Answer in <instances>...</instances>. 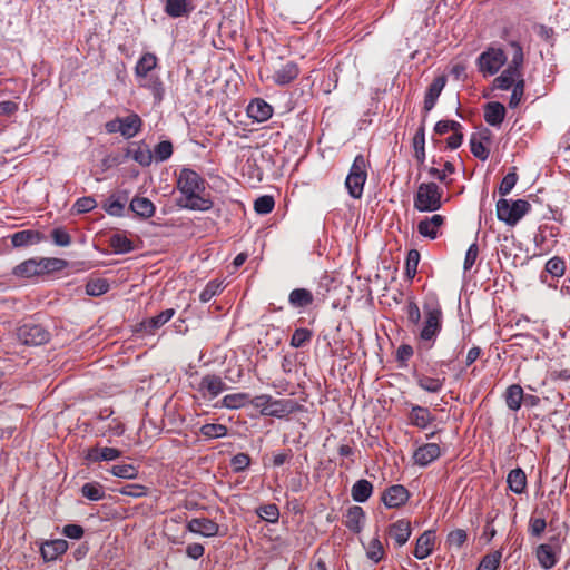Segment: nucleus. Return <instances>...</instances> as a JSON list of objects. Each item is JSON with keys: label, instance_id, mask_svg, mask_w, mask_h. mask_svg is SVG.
Here are the masks:
<instances>
[{"label": "nucleus", "instance_id": "nucleus-1", "mask_svg": "<svg viewBox=\"0 0 570 570\" xmlns=\"http://www.w3.org/2000/svg\"><path fill=\"white\" fill-rule=\"evenodd\" d=\"M206 185V180L195 170L183 168L177 179V188L181 194L177 205L189 210H209L213 207V202L202 195Z\"/></svg>", "mask_w": 570, "mask_h": 570}, {"label": "nucleus", "instance_id": "nucleus-2", "mask_svg": "<svg viewBox=\"0 0 570 570\" xmlns=\"http://www.w3.org/2000/svg\"><path fill=\"white\" fill-rule=\"evenodd\" d=\"M513 48V56L508 68L494 79V87L501 90H508L520 80L523 79L521 67L523 63L522 47L517 43H511Z\"/></svg>", "mask_w": 570, "mask_h": 570}, {"label": "nucleus", "instance_id": "nucleus-3", "mask_svg": "<svg viewBox=\"0 0 570 570\" xmlns=\"http://www.w3.org/2000/svg\"><path fill=\"white\" fill-rule=\"evenodd\" d=\"M252 405L259 410L261 415L283 417L294 413L295 403L291 400H274L269 394H257L249 400Z\"/></svg>", "mask_w": 570, "mask_h": 570}, {"label": "nucleus", "instance_id": "nucleus-4", "mask_svg": "<svg viewBox=\"0 0 570 570\" xmlns=\"http://www.w3.org/2000/svg\"><path fill=\"white\" fill-rule=\"evenodd\" d=\"M443 190L435 183H422L414 196V208L419 212H435L442 206Z\"/></svg>", "mask_w": 570, "mask_h": 570}, {"label": "nucleus", "instance_id": "nucleus-5", "mask_svg": "<svg viewBox=\"0 0 570 570\" xmlns=\"http://www.w3.org/2000/svg\"><path fill=\"white\" fill-rule=\"evenodd\" d=\"M530 209L524 199L509 200L501 198L497 203V217L510 226H514Z\"/></svg>", "mask_w": 570, "mask_h": 570}, {"label": "nucleus", "instance_id": "nucleus-6", "mask_svg": "<svg viewBox=\"0 0 570 570\" xmlns=\"http://www.w3.org/2000/svg\"><path fill=\"white\" fill-rule=\"evenodd\" d=\"M366 178V160L363 155H357L354 158L350 173L345 179V186L351 197L355 199L362 197Z\"/></svg>", "mask_w": 570, "mask_h": 570}, {"label": "nucleus", "instance_id": "nucleus-7", "mask_svg": "<svg viewBox=\"0 0 570 570\" xmlns=\"http://www.w3.org/2000/svg\"><path fill=\"white\" fill-rule=\"evenodd\" d=\"M561 547L562 540L559 538V534H554L549 538L547 543L539 544L535 548V559H538V564L543 570H550L556 567L557 562H559V556H561Z\"/></svg>", "mask_w": 570, "mask_h": 570}, {"label": "nucleus", "instance_id": "nucleus-8", "mask_svg": "<svg viewBox=\"0 0 570 570\" xmlns=\"http://www.w3.org/2000/svg\"><path fill=\"white\" fill-rule=\"evenodd\" d=\"M507 61V55L501 48L490 47L476 60L479 71L483 77L495 75Z\"/></svg>", "mask_w": 570, "mask_h": 570}, {"label": "nucleus", "instance_id": "nucleus-9", "mask_svg": "<svg viewBox=\"0 0 570 570\" xmlns=\"http://www.w3.org/2000/svg\"><path fill=\"white\" fill-rule=\"evenodd\" d=\"M17 337L23 345L39 346L49 342L50 333L40 324L27 322L18 327Z\"/></svg>", "mask_w": 570, "mask_h": 570}, {"label": "nucleus", "instance_id": "nucleus-10", "mask_svg": "<svg viewBox=\"0 0 570 570\" xmlns=\"http://www.w3.org/2000/svg\"><path fill=\"white\" fill-rule=\"evenodd\" d=\"M424 324L420 332L422 341H433L441 331L442 312L439 307L424 306Z\"/></svg>", "mask_w": 570, "mask_h": 570}, {"label": "nucleus", "instance_id": "nucleus-11", "mask_svg": "<svg viewBox=\"0 0 570 570\" xmlns=\"http://www.w3.org/2000/svg\"><path fill=\"white\" fill-rule=\"evenodd\" d=\"M409 491L402 484H392L382 492V503L387 509H400L409 500Z\"/></svg>", "mask_w": 570, "mask_h": 570}, {"label": "nucleus", "instance_id": "nucleus-12", "mask_svg": "<svg viewBox=\"0 0 570 570\" xmlns=\"http://www.w3.org/2000/svg\"><path fill=\"white\" fill-rule=\"evenodd\" d=\"M121 456V451L117 448H107L100 445H94L85 451V462L87 465H92L99 462H111Z\"/></svg>", "mask_w": 570, "mask_h": 570}, {"label": "nucleus", "instance_id": "nucleus-13", "mask_svg": "<svg viewBox=\"0 0 570 570\" xmlns=\"http://www.w3.org/2000/svg\"><path fill=\"white\" fill-rule=\"evenodd\" d=\"M440 456V448L435 443H425L416 448L413 452V463L415 465L425 468L434 462Z\"/></svg>", "mask_w": 570, "mask_h": 570}, {"label": "nucleus", "instance_id": "nucleus-14", "mask_svg": "<svg viewBox=\"0 0 570 570\" xmlns=\"http://www.w3.org/2000/svg\"><path fill=\"white\" fill-rule=\"evenodd\" d=\"M187 531L204 538H215L217 535V524L206 518H193L187 522Z\"/></svg>", "mask_w": 570, "mask_h": 570}, {"label": "nucleus", "instance_id": "nucleus-15", "mask_svg": "<svg viewBox=\"0 0 570 570\" xmlns=\"http://www.w3.org/2000/svg\"><path fill=\"white\" fill-rule=\"evenodd\" d=\"M387 534H390V539L393 540L394 547L401 548L405 546L409 538H411V522L404 519L394 521L393 524L390 525Z\"/></svg>", "mask_w": 570, "mask_h": 570}, {"label": "nucleus", "instance_id": "nucleus-16", "mask_svg": "<svg viewBox=\"0 0 570 570\" xmlns=\"http://www.w3.org/2000/svg\"><path fill=\"white\" fill-rule=\"evenodd\" d=\"M66 551H68V542L63 539L46 541L40 546V556H42L46 562L57 560Z\"/></svg>", "mask_w": 570, "mask_h": 570}, {"label": "nucleus", "instance_id": "nucleus-17", "mask_svg": "<svg viewBox=\"0 0 570 570\" xmlns=\"http://www.w3.org/2000/svg\"><path fill=\"white\" fill-rule=\"evenodd\" d=\"M434 548V530H426L422 532L421 537L416 538L415 550H413V557L416 560L426 559L433 553Z\"/></svg>", "mask_w": 570, "mask_h": 570}, {"label": "nucleus", "instance_id": "nucleus-18", "mask_svg": "<svg viewBox=\"0 0 570 570\" xmlns=\"http://www.w3.org/2000/svg\"><path fill=\"white\" fill-rule=\"evenodd\" d=\"M247 115L256 122H264L272 117L273 108L265 100L256 98L247 106Z\"/></svg>", "mask_w": 570, "mask_h": 570}, {"label": "nucleus", "instance_id": "nucleus-19", "mask_svg": "<svg viewBox=\"0 0 570 570\" xmlns=\"http://www.w3.org/2000/svg\"><path fill=\"white\" fill-rule=\"evenodd\" d=\"M443 223L444 217L442 215L435 214L431 217L422 219L417 224V232L424 237L435 239L438 237L439 228L443 225Z\"/></svg>", "mask_w": 570, "mask_h": 570}, {"label": "nucleus", "instance_id": "nucleus-20", "mask_svg": "<svg viewBox=\"0 0 570 570\" xmlns=\"http://www.w3.org/2000/svg\"><path fill=\"white\" fill-rule=\"evenodd\" d=\"M298 73H299L298 66L293 61H288L285 65H283L281 68L275 70V72L273 75V80L275 83H277L279 86H286V85L291 83L294 79H296Z\"/></svg>", "mask_w": 570, "mask_h": 570}, {"label": "nucleus", "instance_id": "nucleus-21", "mask_svg": "<svg viewBox=\"0 0 570 570\" xmlns=\"http://www.w3.org/2000/svg\"><path fill=\"white\" fill-rule=\"evenodd\" d=\"M174 315V308L165 309L156 316L144 320L140 324L141 330L147 334H153L156 330L169 322Z\"/></svg>", "mask_w": 570, "mask_h": 570}, {"label": "nucleus", "instance_id": "nucleus-22", "mask_svg": "<svg viewBox=\"0 0 570 570\" xmlns=\"http://www.w3.org/2000/svg\"><path fill=\"white\" fill-rule=\"evenodd\" d=\"M445 82H446L445 77L441 76V77H436L432 81V83L429 86L425 97H424V111L425 112H429L434 108V106L438 101V98L440 97V95L445 86Z\"/></svg>", "mask_w": 570, "mask_h": 570}, {"label": "nucleus", "instance_id": "nucleus-23", "mask_svg": "<svg viewBox=\"0 0 570 570\" xmlns=\"http://www.w3.org/2000/svg\"><path fill=\"white\" fill-rule=\"evenodd\" d=\"M141 124V119L137 114L120 117V135L126 139L135 137L139 132Z\"/></svg>", "mask_w": 570, "mask_h": 570}, {"label": "nucleus", "instance_id": "nucleus-24", "mask_svg": "<svg viewBox=\"0 0 570 570\" xmlns=\"http://www.w3.org/2000/svg\"><path fill=\"white\" fill-rule=\"evenodd\" d=\"M505 117V108L501 102H489L484 109L485 121L493 127L500 126Z\"/></svg>", "mask_w": 570, "mask_h": 570}, {"label": "nucleus", "instance_id": "nucleus-25", "mask_svg": "<svg viewBox=\"0 0 570 570\" xmlns=\"http://www.w3.org/2000/svg\"><path fill=\"white\" fill-rule=\"evenodd\" d=\"M508 489L517 495H521L525 491V473L521 468L511 469L505 476Z\"/></svg>", "mask_w": 570, "mask_h": 570}, {"label": "nucleus", "instance_id": "nucleus-26", "mask_svg": "<svg viewBox=\"0 0 570 570\" xmlns=\"http://www.w3.org/2000/svg\"><path fill=\"white\" fill-rule=\"evenodd\" d=\"M364 522V511L358 505L350 507L345 514V527L350 532L360 533Z\"/></svg>", "mask_w": 570, "mask_h": 570}, {"label": "nucleus", "instance_id": "nucleus-27", "mask_svg": "<svg viewBox=\"0 0 570 570\" xmlns=\"http://www.w3.org/2000/svg\"><path fill=\"white\" fill-rule=\"evenodd\" d=\"M157 57L151 52H145L136 63L135 75L138 79H146L148 73L157 67Z\"/></svg>", "mask_w": 570, "mask_h": 570}, {"label": "nucleus", "instance_id": "nucleus-28", "mask_svg": "<svg viewBox=\"0 0 570 570\" xmlns=\"http://www.w3.org/2000/svg\"><path fill=\"white\" fill-rule=\"evenodd\" d=\"M194 7L188 0H166L165 12L171 18H180L193 11Z\"/></svg>", "mask_w": 570, "mask_h": 570}, {"label": "nucleus", "instance_id": "nucleus-29", "mask_svg": "<svg viewBox=\"0 0 570 570\" xmlns=\"http://www.w3.org/2000/svg\"><path fill=\"white\" fill-rule=\"evenodd\" d=\"M372 483L367 479H360L352 485V490H350V495H352V500L356 503L366 502L370 497H372Z\"/></svg>", "mask_w": 570, "mask_h": 570}, {"label": "nucleus", "instance_id": "nucleus-30", "mask_svg": "<svg viewBox=\"0 0 570 570\" xmlns=\"http://www.w3.org/2000/svg\"><path fill=\"white\" fill-rule=\"evenodd\" d=\"M130 209L139 217L149 218L155 213L154 203L146 197H134L129 205Z\"/></svg>", "mask_w": 570, "mask_h": 570}, {"label": "nucleus", "instance_id": "nucleus-31", "mask_svg": "<svg viewBox=\"0 0 570 570\" xmlns=\"http://www.w3.org/2000/svg\"><path fill=\"white\" fill-rule=\"evenodd\" d=\"M46 266L41 265V262H38L37 259H28L22 262L21 264L17 265L13 269L14 275L20 277H32L35 275L40 274Z\"/></svg>", "mask_w": 570, "mask_h": 570}, {"label": "nucleus", "instance_id": "nucleus-32", "mask_svg": "<svg viewBox=\"0 0 570 570\" xmlns=\"http://www.w3.org/2000/svg\"><path fill=\"white\" fill-rule=\"evenodd\" d=\"M41 240V236L35 230H21L17 232L11 236V243L14 247H23L28 245L38 244Z\"/></svg>", "mask_w": 570, "mask_h": 570}, {"label": "nucleus", "instance_id": "nucleus-33", "mask_svg": "<svg viewBox=\"0 0 570 570\" xmlns=\"http://www.w3.org/2000/svg\"><path fill=\"white\" fill-rule=\"evenodd\" d=\"M288 302L295 308L306 307L313 303V294L308 289L296 288L291 292Z\"/></svg>", "mask_w": 570, "mask_h": 570}, {"label": "nucleus", "instance_id": "nucleus-34", "mask_svg": "<svg viewBox=\"0 0 570 570\" xmlns=\"http://www.w3.org/2000/svg\"><path fill=\"white\" fill-rule=\"evenodd\" d=\"M468 535L466 531L462 529H454L446 534V539H444V546L449 550H460L462 546L466 542Z\"/></svg>", "mask_w": 570, "mask_h": 570}, {"label": "nucleus", "instance_id": "nucleus-35", "mask_svg": "<svg viewBox=\"0 0 570 570\" xmlns=\"http://www.w3.org/2000/svg\"><path fill=\"white\" fill-rule=\"evenodd\" d=\"M410 421L411 425L419 429H425L431 422V414H429L428 409L415 406L411 409Z\"/></svg>", "mask_w": 570, "mask_h": 570}, {"label": "nucleus", "instance_id": "nucleus-36", "mask_svg": "<svg viewBox=\"0 0 570 570\" xmlns=\"http://www.w3.org/2000/svg\"><path fill=\"white\" fill-rule=\"evenodd\" d=\"M110 246L116 254H127L134 249L132 242L119 233L110 237Z\"/></svg>", "mask_w": 570, "mask_h": 570}, {"label": "nucleus", "instance_id": "nucleus-37", "mask_svg": "<svg viewBox=\"0 0 570 570\" xmlns=\"http://www.w3.org/2000/svg\"><path fill=\"white\" fill-rule=\"evenodd\" d=\"M81 495L89 501L98 502L105 498V491L99 482H87L81 487Z\"/></svg>", "mask_w": 570, "mask_h": 570}, {"label": "nucleus", "instance_id": "nucleus-38", "mask_svg": "<svg viewBox=\"0 0 570 570\" xmlns=\"http://www.w3.org/2000/svg\"><path fill=\"white\" fill-rule=\"evenodd\" d=\"M257 517L268 523H277L279 520V509L274 503L263 504L256 510Z\"/></svg>", "mask_w": 570, "mask_h": 570}, {"label": "nucleus", "instance_id": "nucleus-39", "mask_svg": "<svg viewBox=\"0 0 570 570\" xmlns=\"http://www.w3.org/2000/svg\"><path fill=\"white\" fill-rule=\"evenodd\" d=\"M112 475L122 480H135L138 476V468L132 464H117L109 469Z\"/></svg>", "mask_w": 570, "mask_h": 570}, {"label": "nucleus", "instance_id": "nucleus-40", "mask_svg": "<svg viewBox=\"0 0 570 570\" xmlns=\"http://www.w3.org/2000/svg\"><path fill=\"white\" fill-rule=\"evenodd\" d=\"M200 435L204 436L205 440L222 439L227 435V428L215 423L204 424L200 428Z\"/></svg>", "mask_w": 570, "mask_h": 570}, {"label": "nucleus", "instance_id": "nucleus-41", "mask_svg": "<svg viewBox=\"0 0 570 570\" xmlns=\"http://www.w3.org/2000/svg\"><path fill=\"white\" fill-rule=\"evenodd\" d=\"M413 147L415 150V158L420 164L425 160V134L424 127H420L413 138Z\"/></svg>", "mask_w": 570, "mask_h": 570}, {"label": "nucleus", "instance_id": "nucleus-42", "mask_svg": "<svg viewBox=\"0 0 570 570\" xmlns=\"http://www.w3.org/2000/svg\"><path fill=\"white\" fill-rule=\"evenodd\" d=\"M501 551L494 550L491 553L483 556L480 563H478L476 570H497L500 567Z\"/></svg>", "mask_w": 570, "mask_h": 570}, {"label": "nucleus", "instance_id": "nucleus-43", "mask_svg": "<svg viewBox=\"0 0 570 570\" xmlns=\"http://www.w3.org/2000/svg\"><path fill=\"white\" fill-rule=\"evenodd\" d=\"M544 269L552 277H562L566 272V262L563 258L554 256L546 263Z\"/></svg>", "mask_w": 570, "mask_h": 570}, {"label": "nucleus", "instance_id": "nucleus-44", "mask_svg": "<svg viewBox=\"0 0 570 570\" xmlns=\"http://www.w3.org/2000/svg\"><path fill=\"white\" fill-rule=\"evenodd\" d=\"M109 289V283L105 278L90 279L86 284V293L90 296H100L107 293Z\"/></svg>", "mask_w": 570, "mask_h": 570}, {"label": "nucleus", "instance_id": "nucleus-45", "mask_svg": "<svg viewBox=\"0 0 570 570\" xmlns=\"http://www.w3.org/2000/svg\"><path fill=\"white\" fill-rule=\"evenodd\" d=\"M131 157L141 166H149L154 159L151 150L142 144L131 151Z\"/></svg>", "mask_w": 570, "mask_h": 570}, {"label": "nucleus", "instance_id": "nucleus-46", "mask_svg": "<svg viewBox=\"0 0 570 570\" xmlns=\"http://www.w3.org/2000/svg\"><path fill=\"white\" fill-rule=\"evenodd\" d=\"M153 158L157 163L166 161L173 155V145L169 140H163L154 148Z\"/></svg>", "mask_w": 570, "mask_h": 570}, {"label": "nucleus", "instance_id": "nucleus-47", "mask_svg": "<svg viewBox=\"0 0 570 570\" xmlns=\"http://www.w3.org/2000/svg\"><path fill=\"white\" fill-rule=\"evenodd\" d=\"M223 390V382L220 377L216 375H206L202 379L199 391L200 392H222Z\"/></svg>", "mask_w": 570, "mask_h": 570}, {"label": "nucleus", "instance_id": "nucleus-48", "mask_svg": "<svg viewBox=\"0 0 570 570\" xmlns=\"http://www.w3.org/2000/svg\"><path fill=\"white\" fill-rule=\"evenodd\" d=\"M546 530V521L542 517H535L532 514L528 520V534L533 539H539Z\"/></svg>", "mask_w": 570, "mask_h": 570}, {"label": "nucleus", "instance_id": "nucleus-49", "mask_svg": "<svg viewBox=\"0 0 570 570\" xmlns=\"http://www.w3.org/2000/svg\"><path fill=\"white\" fill-rule=\"evenodd\" d=\"M142 86L151 91L156 102H160L164 99L165 88L159 77H150Z\"/></svg>", "mask_w": 570, "mask_h": 570}, {"label": "nucleus", "instance_id": "nucleus-50", "mask_svg": "<svg viewBox=\"0 0 570 570\" xmlns=\"http://www.w3.org/2000/svg\"><path fill=\"white\" fill-rule=\"evenodd\" d=\"M274 198L269 195L261 196L254 202V209L261 215L269 214L274 209Z\"/></svg>", "mask_w": 570, "mask_h": 570}, {"label": "nucleus", "instance_id": "nucleus-51", "mask_svg": "<svg viewBox=\"0 0 570 570\" xmlns=\"http://www.w3.org/2000/svg\"><path fill=\"white\" fill-rule=\"evenodd\" d=\"M518 181V175L515 173V168L513 167L511 171H509L502 179L499 186V194L501 196H507L511 193Z\"/></svg>", "mask_w": 570, "mask_h": 570}, {"label": "nucleus", "instance_id": "nucleus-52", "mask_svg": "<svg viewBox=\"0 0 570 570\" xmlns=\"http://www.w3.org/2000/svg\"><path fill=\"white\" fill-rule=\"evenodd\" d=\"M470 148L474 157L479 158L480 160L488 159L490 151L475 135H473L470 139Z\"/></svg>", "mask_w": 570, "mask_h": 570}, {"label": "nucleus", "instance_id": "nucleus-53", "mask_svg": "<svg viewBox=\"0 0 570 570\" xmlns=\"http://www.w3.org/2000/svg\"><path fill=\"white\" fill-rule=\"evenodd\" d=\"M117 491L122 495L131 497L135 499L144 498L147 495V488L142 484H127Z\"/></svg>", "mask_w": 570, "mask_h": 570}, {"label": "nucleus", "instance_id": "nucleus-54", "mask_svg": "<svg viewBox=\"0 0 570 570\" xmlns=\"http://www.w3.org/2000/svg\"><path fill=\"white\" fill-rule=\"evenodd\" d=\"M249 455L244 452H238L232 458V461H229V465H232V470H234L235 473L244 472L249 466Z\"/></svg>", "mask_w": 570, "mask_h": 570}, {"label": "nucleus", "instance_id": "nucleus-55", "mask_svg": "<svg viewBox=\"0 0 570 570\" xmlns=\"http://www.w3.org/2000/svg\"><path fill=\"white\" fill-rule=\"evenodd\" d=\"M247 402V394H226L223 399V405L226 409H239Z\"/></svg>", "mask_w": 570, "mask_h": 570}, {"label": "nucleus", "instance_id": "nucleus-56", "mask_svg": "<svg viewBox=\"0 0 570 570\" xmlns=\"http://www.w3.org/2000/svg\"><path fill=\"white\" fill-rule=\"evenodd\" d=\"M312 332L307 328H297L292 335L291 345L293 347H302L311 341Z\"/></svg>", "mask_w": 570, "mask_h": 570}, {"label": "nucleus", "instance_id": "nucleus-57", "mask_svg": "<svg viewBox=\"0 0 570 570\" xmlns=\"http://www.w3.org/2000/svg\"><path fill=\"white\" fill-rule=\"evenodd\" d=\"M223 289L220 283L214 281L209 282L199 294V299L203 303L209 302L214 296L220 293Z\"/></svg>", "mask_w": 570, "mask_h": 570}, {"label": "nucleus", "instance_id": "nucleus-58", "mask_svg": "<svg viewBox=\"0 0 570 570\" xmlns=\"http://www.w3.org/2000/svg\"><path fill=\"white\" fill-rule=\"evenodd\" d=\"M420 262V253L416 249H411L406 257V275L409 278H413L417 272V265Z\"/></svg>", "mask_w": 570, "mask_h": 570}, {"label": "nucleus", "instance_id": "nucleus-59", "mask_svg": "<svg viewBox=\"0 0 570 570\" xmlns=\"http://www.w3.org/2000/svg\"><path fill=\"white\" fill-rule=\"evenodd\" d=\"M454 171H455V167L453 166V164L450 163V161H446L444 164V168L443 169H438L435 167H431L429 169V175L431 177L436 178V179H439L440 181L443 183V181H445L446 176L453 174Z\"/></svg>", "mask_w": 570, "mask_h": 570}, {"label": "nucleus", "instance_id": "nucleus-60", "mask_svg": "<svg viewBox=\"0 0 570 570\" xmlns=\"http://www.w3.org/2000/svg\"><path fill=\"white\" fill-rule=\"evenodd\" d=\"M51 237L57 246L67 247L71 244L70 235L61 227L52 229Z\"/></svg>", "mask_w": 570, "mask_h": 570}, {"label": "nucleus", "instance_id": "nucleus-61", "mask_svg": "<svg viewBox=\"0 0 570 570\" xmlns=\"http://www.w3.org/2000/svg\"><path fill=\"white\" fill-rule=\"evenodd\" d=\"M524 94V79H520L514 87H512V94L510 97L509 106L515 108L521 102Z\"/></svg>", "mask_w": 570, "mask_h": 570}, {"label": "nucleus", "instance_id": "nucleus-62", "mask_svg": "<svg viewBox=\"0 0 570 570\" xmlns=\"http://www.w3.org/2000/svg\"><path fill=\"white\" fill-rule=\"evenodd\" d=\"M104 208L111 216H121L125 204L118 198H110L105 203Z\"/></svg>", "mask_w": 570, "mask_h": 570}, {"label": "nucleus", "instance_id": "nucleus-63", "mask_svg": "<svg viewBox=\"0 0 570 570\" xmlns=\"http://www.w3.org/2000/svg\"><path fill=\"white\" fill-rule=\"evenodd\" d=\"M96 205L97 203L92 197L86 196L77 199V202L73 205V208L77 213L82 214L92 210L96 207Z\"/></svg>", "mask_w": 570, "mask_h": 570}, {"label": "nucleus", "instance_id": "nucleus-64", "mask_svg": "<svg viewBox=\"0 0 570 570\" xmlns=\"http://www.w3.org/2000/svg\"><path fill=\"white\" fill-rule=\"evenodd\" d=\"M406 316L410 323L413 325H419L421 321V312L417 304L413 301H410L405 307Z\"/></svg>", "mask_w": 570, "mask_h": 570}]
</instances>
